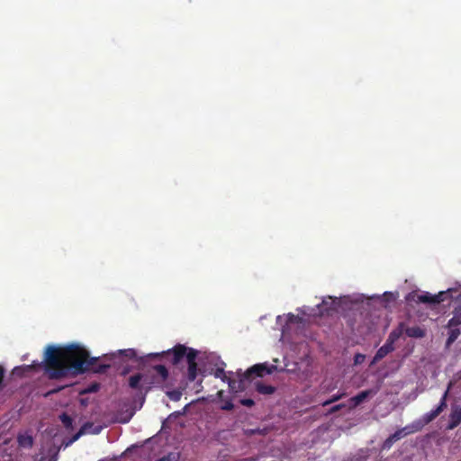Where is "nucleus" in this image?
<instances>
[{
    "mask_svg": "<svg viewBox=\"0 0 461 461\" xmlns=\"http://www.w3.org/2000/svg\"><path fill=\"white\" fill-rule=\"evenodd\" d=\"M405 429L404 428L401 429H398L396 430L393 434H392L389 438L392 439L393 443L398 441L399 439H401L402 438H403L404 436H406L407 434H405Z\"/></svg>",
    "mask_w": 461,
    "mask_h": 461,
    "instance_id": "nucleus-20",
    "label": "nucleus"
},
{
    "mask_svg": "<svg viewBox=\"0 0 461 461\" xmlns=\"http://www.w3.org/2000/svg\"><path fill=\"white\" fill-rule=\"evenodd\" d=\"M113 357V355H111V356L104 355L103 357L105 358V359H112Z\"/></svg>",
    "mask_w": 461,
    "mask_h": 461,
    "instance_id": "nucleus-39",
    "label": "nucleus"
},
{
    "mask_svg": "<svg viewBox=\"0 0 461 461\" xmlns=\"http://www.w3.org/2000/svg\"><path fill=\"white\" fill-rule=\"evenodd\" d=\"M450 387H451V383L449 384L447 391L443 393L438 407L423 415V417H422L423 423L428 424V423L431 422L444 411V409L447 407V398Z\"/></svg>",
    "mask_w": 461,
    "mask_h": 461,
    "instance_id": "nucleus-7",
    "label": "nucleus"
},
{
    "mask_svg": "<svg viewBox=\"0 0 461 461\" xmlns=\"http://www.w3.org/2000/svg\"><path fill=\"white\" fill-rule=\"evenodd\" d=\"M92 427V423L91 422H86L85 423L81 429L72 437L71 438V442H74L76 440H77L83 434L86 433V430L88 429V428H91Z\"/></svg>",
    "mask_w": 461,
    "mask_h": 461,
    "instance_id": "nucleus-19",
    "label": "nucleus"
},
{
    "mask_svg": "<svg viewBox=\"0 0 461 461\" xmlns=\"http://www.w3.org/2000/svg\"><path fill=\"white\" fill-rule=\"evenodd\" d=\"M156 461H171V458H170V455L168 456H164L158 459H157Z\"/></svg>",
    "mask_w": 461,
    "mask_h": 461,
    "instance_id": "nucleus-36",
    "label": "nucleus"
},
{
    "mask_svg": "<svg viewBox=\"0 0 461 461\" xmlns=\"http://www.w3.org/2000/svg\"><path fill=\"white\" fill-rule=\"evenodd\" d=\"M365 358H366L365 355H363L361 353H357L354 357V364L355 365H360V364H362L365 361Z\"/></svg>",
    "mask_w": 461,
    "mask_h": 461,
    "instance_id": "nucleus-29",
    "label": "nucleus"
},
{
    "mask_svg": "<svg viewBox=\"0 0 461 461\" xmlns=\"http://www.w3.org/2000/svg\"><path fill=\"white\" fill-rule=\"evenodd\" d=\"M233 408H234V405L231 402V401H226L224 402V404L221 406V409L224 411H231V410H233Z\"/></svg>",
    "mask_w": 461,
    "mask_h": 461,
    "instance_id": "nucleus-32",
    "label": "nucleus"
},
{
    "mask_svg": "<svg viewBox=\"0 0 461 461\" xmlns=\"http://www.w3.org/2000/svg\"><path fill=\"white\" fill-rule=\"evenodd\" d=\"M405 429L404 428L401 429H398L396 430L393 434H392L389 438L392 439L393 443L398 441L399 439H401L402 438H403L404 436H406L407 434H405Z\"/></svg>",
    "mask_w": 461,
    "mask_h": 461,
    "instance_id": "nucleus-22",
    "label": "nucleus"
},
{
    "mask_svg": "<svg viewBox=\"0 0 461 461\" xmlns=\"http://www.w3.org/2000/svg\"><path fill=\"white\" fill-rule=\"evenodd\" d=\"M167 395L171 401L178 402L182 397V393L179 390H173L167 392Z\"/></svg>",
    "mask_w": 461,
    "mask_h": 461,
    "instance_id": "nucleus-24",
    "label": "nucleus"
},
{
    "mask_svg": "<svg viewBox=\"0 0 461 461\" xmlns=\"http://www.w3.org/2000/svg\"><path fill=\"white\" fill-rule=\"evenodd\" d=\"M267 432V429H249L247 431V434L248 435H255V434H258V435H266Z\"/></svg>",
    "mask_w": 461,
    "mask_h": 461,
    "instance_id": "nucleus-27",
    "label": "nucleus"
},
{
    "mask_svg": "<svg viewBox=\"0 0 461 461\" xmlns=\"http://www.w3.org/2000/svg\"><path fill=\"white\" fill-rule=\"evenodd\" d=\"M298 318H299V317H298V316H294V314H290V315H289V320H290L291 321H293V320H294V319H298Z\"/></svg>",
    "mask_w": 461,
    "mask_h": 461,
    "instance_id": "nucleus-38",
    "label": "nucleus"
},
{
    "mask_svg": "<svg viewBox=\"0 0 461 461\" xmlns=\"http://www.w3.org/2000/svg\"><path fill=\"white\" fill-rule=\"evenodd\" d=\"M402 332H403V323H400L398 328L393 330L386 341L389 342L390 344H392L393 346H394V343L401 338V336L402 335Z\"/></svg>",
    "mask_w": 461,
    "mask_h": 461,
    "instance_id": "nucleus-12",
    "label": "nucleus"
},
{
    "mask_svg": "<svg viewBox=\"0 0 461 461\" xmlns=\"http://www.w3.org/2000/svg\"><path fill=\"white\" fill-rule=\"evenodd\" d=\"M98 388H99V385H98V384H93V385H91V386L86 390V392H90V393H92V392H96V391L98 390Z\"/></svg>",
    "mask_w": 461,
    "mask_h": 461,
    "instance_id": "nucleus-34",
    "label": "nucleus"
},
{
    "mask_svg": "<svg viewBox=\"0 0 461 461\" xmlns=\"http://www.w3.org/2000/svg\"><path fill=\"white\" fill-rule=\"evenodd\" d=\"M17 442L20 447L30 448L33 445V438L31 435L28 434H20L17 437Z\"/></svg>",
    "mask_w": 461,
    "mask_h": 461,
    "instance_id": "nucleus-14",
    "label": "nucleus"
},
{
    "mask_svg": "<svg viewBox=\"0 0 461 461\" xmlns=\"http://www.w3.org/2000/svg\"><path fill=\"white\" fill-rule=\"evenodd\" d=\"M393 445V441L389 437L383 443V449H389Z\"/></svg>",
    "mask_w": 461,
    "mask_h": 461,
    "instance_id": "nucleus-33",
    "label": "nucleus"
},
{
    "mask_svg": "<svg viewBox=\"0 0 461 461\" xmlns=\"http://www.w3.org/2000/svg\"><path fill=\"white\" fill-rule=\"evenodd\" d=\"M345 407H346V404H344V403L336 404L330 409L329 413L330 414L335 413Z\"/></svg>",
    "mask_w": 461,
    "mask_h": 461,
    "instance_id": "nucleus-30",
    "label": "nucleus"
},
{
    "mask_svg": "<svg viewBox=\"0 0 461 461\" xmlns=\"http://www.w3.org/2000/svg\"><path fill=\"white\" fill-rule=\"evenodd\" d=\"M453 292V289H448L447 292H439L438 294H431L428 292L422 294H410L407 299L413 300L417 303L436 304L444 302L445 296Z\"/></svg>",
    "mask_w": 461,
    "mask_h": 461,
    "instance_id": "nucleus-5",
    "label": "nucleus"
},
{
    "mask_svg": "<svg viewBox=\"0 0 461 461\" xmlns=\"http://www.w3.org/2000/svg\"><path fill=\"white\" fill-rule=\"evenodd\" d=\"M424 425H425V423H423V420L414 421L411 424L407 425L406 427H404V429L406 430L405 434L408 435V434L418 432V431H420L422 429V427Z\"/></svg>",
    "mask_w": 461,
    "mask_h": 461,
    "instance_id": "nucleus-17",
    "label": "nucleus"
},
{
    "mask_svg": "<svg viewBox=\"0 0 461 461\" xmlns=\"http://www.w3.org/2000/svg\"><path fill=\"white\" fill-rule=\"evenodd\" d=\"M197 350L192 348H187L183 344H177L167 350H164L159 353H151L149 355V357L158 359L164 358L174 366L178 365L185 357L188 366L187 379L189 382H194L197 377Z\"/></svg>",
    "mask_w": 461,
    "mask_h": 461,
    "instance_id": "nucleus-2",
    "label": "nucleus"
},
{
    "mask_svg": "<svg viewBox=\"0 0 461 461\" xmlns=\"http://www.w3.org/2000/svg\"><path fill=\"white\" fill-rule=\"evenodd\" d=\"M99 357H91L89 352L76 344L66 348L49 346L45 353V371L50 379L77 376L88 371L104 374L110 364L96 365Z\"/></svg>",
    "mask_w": 461,
    "mask_h": 461,
    "instance_id": "nucleus-1",
    "label": "nucleus"
},
{
    "mask_svg": "<svg viewBox=\"0 0 461 461\" xmlns=\"http://www.w3.org/2000/svg\"><path fill=\"white\" fill-rule=\"evenodd\" d=\"M447 328L449 329V331L448 338L447 339V345H451L457 339L461 331L458 326H447Z\"/></svg>",
    "mask_w": 461,
    "mask_h": 461,
    "instance_id": "nucleus-16",
    "label": "nucleus"
},
{
    "mask_svg": "<svg viewBox=\"0 0 461 461\" xmlns=\"http://www.w3.org/2000/svg\"><path fill=\"white\" fill-rule=\"evenodd\" d=\"M377 393V389H368L360 392L357 395L350 398L351 406L350 408H356L364 402L368 397L375 395Z\"/></svg>",
    "mask_w": 461,
    "mask_h": 461,
    "instance_id": "nucleus-9",
    "label": "nucleus"
},
{
    "mask_svg": "<svg viewBox=\"0 0 461 461\" xmlns=\"http://www.w3.org/2000/svg\"><path fill=\"white\" fill-rule=\"evenodd\" d=\"M256 390L260 394L269 395L276 392V387L269 384H265L262 382L256 383Z\"/></svg>",
    "mask_w": 461,
    "mask_h": 461,
    "instance_id": "nucleus-13",
    "label": "nucleus"
},
{
    "mask_svg": "<svg viewBox=\"0 0 461 461\" xmlns=\"http://www.w3.org/2000/svg\"><path fill=\"white\" fill-rule=\"evenodd\" d=\"M4 376H5V369L2 366H0V385L3 383Z\"/></svg>",
    "mask_w": 461,
    "mask_h": 461,
    "instance_id": "nucleus-35",
    "label": "nucleus"
},
{
    "mask_svg": "<svg viewBox=\"0 0 461 461\" xmlns=\"http://www.w3.org/2000/svg\"><path fill=\"white\" fill-rule=\"evenodd\" d=\"M228 382H229L230 387L234 388V384H236V382L234 380H230V379H229Z\"/></svg>",
    "mask_w": 461,
    "mask_h": 461,
    "instance_id": "nucleus-37",
    "label": "nucleus"
},
{
    "mask_svg": "<svg viewBox=\"0 0 461 461\" xmlns=\"http://www.w3.org/2000/svg\"><path fill=\"white\" fill-rule=\"evenodd\" d=\"M404 331L410 338H422L425 336V331L419 326L408 327Z\"/></svg>",
    "mask_w": 461,
    "mask_h": 461,
    "instance_id": "nucleus-15",
    "label": "nucleus"
},
{
    "mask_svg": "<svg viewBox=\"0 0 461 461\" xmlns=\"http://www.w3.org/2000/svg\"><path fill=\"white\" fill-rule=\"evenodd\" d=\"M240 404L247 407H252L255 402L252 399H242L240 400Z\"/></svg>",
    "mask_w": 461,
    "mask_h": 461,
    "instance_id": "nucleus-31",
    "label": "nucleus"
},
{
    "mask_svg": "<svg viewBox=\"0 0 461 461\" xmlns=\"http://www.w3.org/2000/svg\"><path fill=\"white\" fill-rule=\"evenodd\" d=\"M214 375L217 378H221L222 381H225L227 379V376L225 375L223 368H217L214 372Z\"/></svg>",
    "mask_w": 461,
    "mask_h": 461,
    "instance_id": "nucleus-28",
    "label": "nucleus"
},
{
    "mask_svg": "<svg viewBox=\"0 0 461 461\" xmlns=\"http://www.w3.org/2000/svg\"><path fill=\"white\" fill-rule=\"evenodd\" d=\"M276 369L275 366H267V364H257L253 366L249 367L246 372H244L240 378V385L239 388L240 390L244 389V386L242 385L245 381H250L254 377H262L266 374H272L273 371Z\"/></svg>",
    "mask_w": 461,
    "mask_h": 461,
    "instance_id": "nucleus-4",
    "label": "nucleus"
},
{
    "mask_svg": "<svg viewBox=\"0 0 461 461\" xmlns=\"http://www.w3.org/2000/svg\"><path fill=\"white\" fill-rule=\"evenodd\" d=\"M118 354L122 355V356H124V357H126L128 358H133V357H136V352L132 348L121 349V350L118 351Z\"/></svg>",
    "mask_w": 461,
    "mask_h": 461,
    "instance_id": "nucleus-25",
    "label": "nucleus"
},
{
    "mask_svg": "<svg viewBox=\"0 0 461 461\" xmlns=\"http://www.w3.org/2000/svg\"><path fill=\"white\" fill-rule=\"evenodd\" d=\"M405 429L404 428L401 429H398L396 430L393 434H392L389 438L392 439L393 443L398 441L399 439H401L402 438H403L404 436H406L407 434H405Z\"/></svg>",
    "mask_w": 461,
    "mask_h": 461,
    "instance_id": "nucleus-21",
    "label": "nucleus"
},
{
    "mask_svg": "<svg viewBox=\"0 0 461 461\" xmlns=\"http://www.w3.org/2000/svg\"><path fill=\"white\" fill-rule=\"evenodd\" d=\"M461 423V407L452 410L449 415V421L447 425L448 429H454Z\"/></svg>",
    "mask_w": 461,
    "mask_h": 461,
    "instance_id": "nucleus-11",
    "label": "nucleus"
},
{
    "mask_svg": "<svg viewBox=\"0 0 461 461\" xmlns=\"http://www.w3.org/2000/svg\"><path fill=\"white\" fill-rule=\"evenodd\" d=\"M405 429L404 428L401 429H398L396 430L393 434H392L389 438L392 439L393 443L398 441L399 439H401L402 438H403L404 436H406L407 434H405Z\"/></svg>",
    "mask_w": 461,
    "mask_h": 461,
    "instance_id": "nucleus-23",
    "label": "nucleus"
},
{
    "mask_svg": "<svg viewBox=\"0 0 461 461\" xmlns=\"http://www.w3.org/2000/svg\"><path fill=\"white\" fill-rule=\"evenodd\" d=\"M344 395H345V393L334 394L330 399H328L327 401L323 402H322V406L330 405V404H331V403L340 400Z\"/></svg>",
    "mask_w": 461,
    "mask_h": 461,
    "instance_id": "nucleus-26",
    "label": "nucleus"
},
{
    "mask_svg": "<svg viewBox=\"0 0 461 461\" xmlns=\"http://www.w3.org/2000/svg\"><path fill=\"white\" fill-rule=\"evenodd\" d=\"M59 419L66 429H70L73 428L74 420L68 414L64 412L59 416Z\"/></svg>",
    "mask_w": 461,
    "mask_h": 461,
    "instance_id": "nucleus-18",
    "label": "nucleus"
},
{
    "mask_svg": "<svg viewBox=\"0 0 461 461\" xmlns=\"http://www.w3.org/2000/svg\"><path fill=\"white\" fill-rule=\"evenodd\" d=\"M453 317L448 321L447 326L461 325V293L453 301Z\"/></svg>",
    "mask_w": 461,
    "mask_h": 461,
    "instance_id": "nucleus-8",
    "label": "nucleus"
},
{
    "mask_svg": "<svg viewBox=\"0 0 461 461\" xmlns=\"http://www.w3.org/2000/svg\"><path fill=\"white\" fill-rule=\"evenodd\" d=\"M340 305V301L337 297L327 296L322 299V302L317 304L319 313L321 315H330L337 312Z\"/></svg>",
    "mask_w": 461,
    "mask_h": 461,
    "instance_id": "nucleus-6",
    "label": "nucleus"
},
{
    "mask_svg": "<svg viewBox=\"0 0 461 461\" xmlns=\"http://www.w3.org/2000/svg\"><path fill=\"white\" fill-rule=\"evenodd\" d=\"M155 375L137 373L129 377V386L140 393H148L154 385L162 384L168 378V370L164 365H155Z\"/></svg>",
    "mask_w": 461,
    "mask_h": 461,
    "instance_id": "nucleus-3",
    "label": "nucleus"
},
{
    "mask_svg": "<svg viewBox=\"0 0 461 461\" xmlns=\"http://www.w3.org/2000/svg\"><path fill=\"white\" fill-rule=\"evenodd\" d=\"M394 350V346L390 344L389 342H385L375 353L373 360L372 365L375 364L376 362L380 361L384 357H385L389 353L393 352Z\"/></svg>",
    "mask_w": 461,
    "mask_h": 461,
    "instance_id": "nucleus-10",
    "label": "nucleus"
}]
</instances>
